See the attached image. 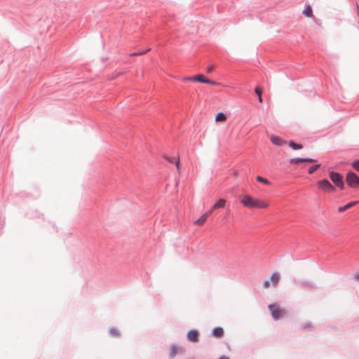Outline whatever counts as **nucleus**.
Instances as JSON below:
<instances>
[{
	"instance_id": "nucleus-19",
	"label": "nucleus",
	"mask_w": 359,
	"mask_h": 359,
	"mask_svg": "<svg viewBox=\"0 0 359 359\" xmlns=\"http://www.w3.org/2000/svg\"><path fill=\"white\" fill-rule=\"evenodd\" d=\"M168 160L169 161V162L175 163L176 165L177 170H180V158L178 157L177 158H168Z\"/></svg>"
},
{
	"instance_id": "nucleus-21",
	"label": "nucleus",
	"mask_w": 359,
	"mask_h": 359,
	"mask_svg": "<svg viewBox=\"0 0 359 359\" xmlns=\"http://www.w3.org/2000/svg\"><path fill=\"white\" fill-rule=\"evenodd\" d=\"M320 167V164H316V165H314L311 166L309 169V171H308L309 174H313Z\"/></svg>"
},
{
	"instance_id": "nucleus-20",
	"label": "nucleus",
	"mask_w": 359,
	"mask_h": 359,
	"mask_svg": "<svg viewBox=\"0 0 359 359\" xmlns=\"http://www.w3.org/2000/svg\"><path fill=\"white\" fill-rule=\"evenodd\" d=\"M256 180H257L259 182L263 183V184H267V185H268V184H270L269 181L267 179L264 178V177H261V176H257V177H256Z\"/></svg>"
},
{
	"instance_id": "nucleus-28",
	"label": "nucleus",
	"mask_w": 359,
	"mask_h": 359,
	"mask_svg": "<svg viewBox=\"0 0 359 359\" xmlns=\"http://www.w3.org/2000/svg\"><path fill=\"white\" fill-rule=\"evenodd\" d=\"M194 79V76H192V77H184V78L182 79V80L184 81H194V79Z\"/></svg>"
},
{
	"instance_id": "nucleus-2",
	"label": "nucleus",
	"mask_w": 359,
	"mask_h": 359,
	"mask_svg": "<svg viewBox=\"0 0 359 359\" xmlns=\"http://www.w3.org/2000/svg\"><path fill=\"white\" fill-rule=\"evenodd\" d=\"M317 187L319 190L327 193H332L335 190V188L326 179L318 181L317 182Z\"/></svg>"
},
{
	"instance_id": "nucleus-24",
	"label": "nucleus",
	"mask_w": 359,
	"mask_h": 359,
	"mask_svg": "<svg viewBox=\"0 0 359 359\" xmlns=\"http://www.w3.org/2000/svg\"><path fill=\"white\" fill-rule=\"evenodd\" d=\"M353 168L359 172V161H355L352 163Z\"/></svg>"
},
{
	"instance_id": "nucleus-25",
	"label": "nucleus",
	"mask_w": 359,
	"mask_h": 359,
	"mask_svg": "<svg viewBox=\"0 0 359 359\" xmlns=\"http://www.w3.org/2000/svg\"><path fill=\"white\" fill-rule=\"evenodd\" d=\"M150 50V49H147L146 51H143V52H136V53H133L132 54V55H143L145 53H147V51Z\"/></svg>"
},
{
	"instance_id": "nucleus-26",
	"label": "nucleus",
	"mask_w": 359,
	"mask_h": 359,
	"mask_svg": "<svg viewBox=\"0 0 359 359\" xmlns=\"http://www.w3.org/2000/svg\"><path fill=\"white\" fill-rule=\"evenodd\" d=\"M215 69V67L213 65H211L207 68V72L211 73Z\"/></svg>"
},
{
	"instance_id": "nucleus-7",
	"label": "nucleus",
	"mask_w": 359,
	"mask_h": 359,
	"mask_svg": "<svg viewBox=\"0 0 359 359\" xmlns=\"http://www.w3.org/2000/svg\"><path fill=\"white\" fill-rule=\"evenodd\" d=\"M316 160L310 158H294L289 160V163L292 165L299 164L300 163H312Z\"/></svg>"
},
{
	"instance_id": "nucleus-1",
	"label": "nucleus",
	"mask_w": 359,
	"mask_h": 359,
	"mask_svg": "<svg viewBox=\"0 0 359 359\" xmlns=\"http://www.w3.org/2000/svg\"><path fill=\"white\" fill-rule=\"evenodd\" d=\"M240 202L244 207L248 208L264 209L269 207V203L257 198H253L249 194L240 196Z\"/></svg>"
},
{
	"instance_id": "nucleus-5",
	"label": "nucleus",
	"mask_w": 359,
	"mask_h": 359,
	"mask_svg": "<svg viewBox=\"0 0 359 359\" xmlns=\"http://www.w3.org/2000/svg\"><path fill=\"white\" fill-rule=\"evenodd\" d=\"M330 177L333 183L340 189H343L344 188L342 176L338 172H331L330 173Z\"/></svg>"
},
{
	"instance_id": "nucleus-27",
	"label": "nucleus",
	"mask_w": 359,
	"mask_h": 359,
	"mask_svg": "<svg viewBox=\"0 0 359 359\" xmlns=\"http://www.w3.org/2000/svg\"><path fill=\"white\" fill-rule=\"evenodd\" d=\"M270 285H271V283L269 280L264 281V287L268 288Z\"/></svg>"
},
{
	"instance_id": "nucleus-12",
	"label": "nucleus",
	"mask_w": 359,
	"mask_h": 359,
	"mask_svg": "<svg viewBox=\"0 0 359 359\" xmlns=\"http://www.w3.org/2000/svg\"><path fill=\"white\" fill-rule=\"evenodd\" d=\"M226 201L224 198L219 199L212 207V208L210 210H212V212L219 208H223L226 205Z\"/></svg>"
},
{
	"instance_id": "nucleus-30",
	"label": "nucleus",
	"mask_w": 359,
	"mask_h": 359,
	"mask_svg": "<svg viewBox=\"0 0 359 359\" xmlns=\"http://www.w3.org/2000/svg\"><path fill=\"white\" fill-rule=\"evenodd\" d=\"M356 278H357L358 280H359V274H358V275L356 276Z\"/></svg>"
},
{
	"instance_id": "nucleus-18",
	"label": "nucleus",
	"mask_w": 359,
	"mask_h": 359,
	"mask_svg": "<svg viewBox=\"0 0 359 359\" xmlns=\"http://www.w3.org/2000/svg\"><path fill=\"white\" fill-rule=\"evenodd\" d=\"M279 279H280V276L278 273H273V275L271 277V285H276L278 283V282L279 281Z\"/></svg>"
},
{
	"instance_id": "nucleus-13",
	"label": "nucleus",
	"mask_w": 359,
	"mask_h": 359,
	"mask_svg": "<svg viewBox=\"0 0 359 359\" xmlns=\"http://www.w3.org/2000/svg\"><path fill=\"white\" fill-rule=\"evenodd\" d=\"M358 203V201H353V202H350L348 203H347L346 205L344 206H341L338 208V212H342L351 208H352L353 206H354L355 204H357Z\"/></svg>"
},
{
	"instance_id": "nucleus-8",
	"label": "nucleus",
	"mask_w": 359,
	"mask_h": 359,
	"mask_svg": "<svg viewBox=\"0 0 359 359\" xmlns=\"http://www.w3.org/2000/svg\"><path fill=\"white\" fill-rule=\"evenodd\" d=\"M212 214V210H208L202 215V216L194 222V224L196 226H203L206 222L208 217Z\"/></svg>"
},
{
	"instance_id": "nucleus-14",
	"label": "nucleus",
	"mask_w": 359,
	"mask_h": 359,
	"mask_svg": "<svg viewBox=\"0 0 359 359\" xmlns=\"http://www.w3.org/2000/svg\"><path fill=\"white\" fill-rule=\"evenodd\" d=\"M303 14L308 18H311L313 16V10L311 6H307L305 7L303 11Z\"/></svg>"
},
{
	"instance_id": "nucleus-10",
	"label": "nucleus",
	"mask_w": 359,
	"mask_h": 359,
	"mask_svg": "<svg viewBox=\"0 0 359 359\" xmlns=\"http://www.w3.org/2000/svg\"><path fill=\"white\" fill-rule=\"evenodd\" d=\"M270 140L271 141V142L273 144H274L277 146H283L287 143V142L285 140H284L281 137L274 135H271L270 136Z\"/></svg>"
},
{
	"instance_id": "nucleus-23",
	"label": "nucleus",
	"mask_w": 359,
	"mask_h": 359,
	"mask_svg": "<svg viewBox=\"0 0 359 359\" xmlns=\"http://www.w3.org/2000/svg\"><path fill=\"white\" fill-rule=\"evenodd\" d=\"M110 334L114 337H118L120 334L118 330L116 328H111L110 330Z\"/></svg>"
},
{
	"instance_id": "nucleus-17",
	"label": "nucleus",
	"mask_w": 359,
	"mask_h": 359,
	"mask_svg": "<svg viewBox=\"0 0 359 359\" xmlns=\"http://www.w3.org/2000/svg\"><path fill=\"white\" fill-rule=\"evenodd\" d=\"M289 146L294 149V150H297V149H301L303 148V146L302 144H297V143H295L293 141H290L289 143H288Z\"/></svg>"
},
{
	"instance_id": "nucleus-29",
	"label": "nucleus",
	"mask_w": 359,
	"mask_h": 359,
	"mask_svg": "<svg viewBox=\"0 0 359 359\" xmlns=\"http://www.w3.org/2000/svg\"><path fill=\"white\" fill-rule=\"evenodd\" d=\"M219 359H229V358L225 355H222L219 358Z\"/></svg>"
},
{
	"instance_id": "nucleus-3",
	"label": "nucleus",
	"mask_w": 359,
	"mask_h": 359,
	"mask_svg": "<svg viewBox=\"0 0 359 359\" xmlns=\"http://www.w3.org/2000/svg\"><path fill=\"white\" fill-rule=\"evenodd\" d=\"M346 182L351 188L359 187V177L354 172H351L346 175Z\"/></svg>"
},
{
	"instance_id": "nucleus-6",
	"label": "nucleus",
	"mask_w": 359,
	"mask_h": 359,
	"mask_svg": "<svg viewBox=\"0 0 359 359\" xmlns=\"http://www.w3.org/2000/svg\"><path fill=\"white\" fill-rule=\"evenodd\" d=\"M193 79H194V81H198L201 83H209V84L214 85V86L219 85L218 83L205 78L203 74L196 75L194 76Z\"/></svg>"
},
{
	"instance_id": "nucleus-11",
	"label": "nucleus",
	"mask_w": 359,
	"mask_h": 359,
	"mask_svg": "<svg viewBox=\"0 0 359 359\" xmlns=\"http://www.w3.org/2000/svg\"><path fill=\"white\" fill-rule=\"evenodd\" d=\"M188 339L191 342H197L198 341V333L196 330H191L187 334Z\"/></svg>"
},
{
	"instance_id": "nucleus-4",
	"label": "nucleus",
	"mask_w": 359,
	"mask_h": 359,
	"mask_svg": "<svg viewBox=\"0 0 359 359\" xmlns=\"http://www.w3.org/2000/svg\"><path fill=\"white\" fill-rule=\"evenodd\" d=\"M269 309L271 313L273 318L275 320H278L282 318L285 313L283 309H282L279 306L276 304L269 305Z\"/></svg>"
},
{
	"instance_id": "nucleus-9",
	"label": "nucleus",
	"mask_w": 359,
	"mask_h": 359,
	"mask_svg": "<svg viewBox=\"0 0 359 359\" xmlns=\"http://www.w3.org/2000/svg\"><path fill=\"white\" fill-rule=\"evenodd\" d=\"M183 351L182 348L178 345L174 344L171 346L170 348V356L171 358H174L177 354L180 353Z\"/></svg>"
},
{
	"instance_id": "nucleus-16",
	"label": "nucleus",
	"mask_w": 359,
	"mask_h": 359,
	"mask_svg": "<svg viewBox=\"0 0 359 359\" xmlns=\"http://www.w3.org/2000/svg\"><path fill=\"white\" fill-rule=\"evenodd\" d=\"M224 334V330L222 327H216L213 330V334L216 337H222Z\"/></svg>"
},
{
	"instance_id": "nucleus-15",
	"label": "nucleus",
	"mask_w": 359,
	"mask_h": 359,
	"mask_svg": "<svg viewBox=\"0 0 359 359\" xmlns=\"http://www.w3.org/2000/svg\"><path fill=\"white\" fill-rule=\"evenodd\" d=\"M226 120V116L222 113H218L215 117L216 122H224Z\"/></svg>"
},
{
	"instance_id": "nucleus-22",
	"label": "nucleus",
	"mask_w": 359,
	"mask_h": 359,
	"mask_svg": "<svg viewBox=\"0 0 359 359\" xmlns=\"http://www.w3.org/2000/svg\"><path fill=\"white\" fill-rule=\"evenodd\" d=\"M255 93L258 95L259 102L260 103H262V91L261 88H259L258 87L256 88H255Z\"/></svg>"
}]
</instances>
